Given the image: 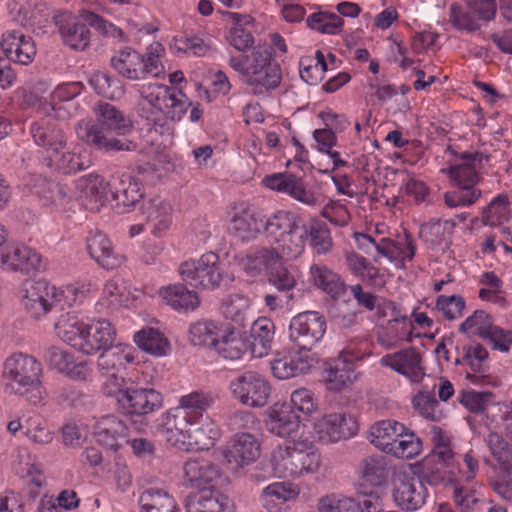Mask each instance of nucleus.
Returning <instances> with one entry per match:
<instances>
[{
    "label": "nucleus",
    "mask_w": 512,
    "mask_h": 512,
    "mask_svg": "<svg viewBox=\"0 0 512 512\" xmlns=\"http://www.w3.org/2000/svg\"><path fill=\"white\" fill-rule=\"evenodd\" d=\"M159 294L175 310H195L200 305L197 292L188 290L183 284H174L161 288Z\"/></svg>",
    "instance_id": "obj_32"
},
{
    "label": "nucleus",
    "mask_w": 512,
    "mask_h": 512,
    "mask_svg": "<svg viewBox=\"0 0 512 512\" xmlns=\"http://www.w3.org/2000/svg\"><path fill=\"white\" fill-rule=\"evenodd\" d=\"M436 307L443 313L446 319L453 320L462 315V311L465 308V301L463 297L459 295H441L437 298Z\"/></svg>",
    "instance_id": "obj_62"
},
{
    "label": "nucleus",
    "mask_w": 512,
    "mask_h": 512,
    "mask_svg": "<svg viewBox=\"0 0 512 512\" xmlns=\"http://www.w3.org/2000/svg\"><path fill=\"white\" fill-rule=\"evenodd\" d=\"M343 19L335 13L319 11L307 18V25L325 34H338L343 27Z\"/></svg>",
    "instance_id": "obj_54"
},
{
    "label": "nucleus",
    "mask_w": 512,
    "mask_h": 512,
    "mask_svg": "<svg viewBox=\"0 0 512 512\" xmlns=\"http://www.w3.org/2000/svg\"><path fill=\"white\" fill-rule=\"evenodd\" d=\"M282 80V73L278 63L268 66L266 69L257 71V74L247 78L246 84L253 87L254 94L277 88Z\"/></svg>",
    "instance_id": "obj_44"
},
{
    "label": "nucleus",
    "mask_w": 512,
    "mask_h": 512,
    "mask_svg": "<svg viewBox=\"0 0 512 512\" xmlns=\"http://www.w3.org/2000/svg\"><path fill=\"white\" fill-rule=\"evenodd\" d=\"M251 307V299L242 293H233L223 299L222 314L232 321L241 323Z\"/></svg>",
    "instance_id": "obj_51"
},
{
    "label": "nucleus",
    "mask_w": 512,
    "mask_h": 512,
    "mask_svg": "<svg viewBox=\"0 0 512 512\" xmlns=\"http://www.w3.org/2000/svg\"><path fill=\"white\" fill-rule=\"evenodd\" d=\"M109 185L117 206L130 209L143 198L144 193L141 188V182L131 175L124 174L121 177L115 178Z\"/></svg>",
    "instance_id": "obj_30"
},
{
    "label": "nucleus",
    "mask_w": 512,
    "mask_h": 512,
    "mask_svg": "<svg viewBox=\"0 0 512 512\" xmlns=\"http://www.w3.org/2000/svg\"><path fill=\"white\" fill-rule=\"evenodd\" d=\"M326 331V320L316 311L300 313L292 318L289 325V338L298 347L310 352Z\"/></svg>",
    "instance_id": "obj_12"
},
{
    "label": "nucleus",
    "mask_w": 512,
    "mask_h": 512,
    "mask_svg": "<svg viewBox=\"0 0 512 512\" xmlns=\"http://www.w3.org/2000/svg\"><path fill=\"white\" fill-rule=\"evenodd\" d=\"M217 430L211 421H206L198 425V421H192L188 439L186 442V451H204L214 446L217 438Z\"/></svg>",
    "instance_id": "obj_36"
},
{
    "label": "nucleus",
    "mask_w": 512,
    "mask_h": 512,
    "mask_svg": "<svg viewBox=\"0 0 512 512\" xmlns=\"http://www.w3.org/2000/svg\"><path fill=\"white\" fill-rule=\"evenodd\" d=\"M96 441L110 450L117 451L123 443H128V427L114 415L102 417L94 427Z\"/></svg>",
    "instance_id": "obj_22"
},
{
    "label": "nucleus",
    "mask_w": 512,
    "mask_h": 512,
    "mask_svg": "<svg viewBox=\"0 0 512 512\" xmlns=\"http://www.w3.org/2000/svg\"><path fill=\"white\" fill-rule=\"evenodd\" d=\"M141 210L154 235L160 236L170 227L172 206L164 199L160 197L151 198L143 203Z\"/></svg>",
    "instance_id": "obj_26"
},
{
    "label": "nucleus",
    "mask_w": 512,
    "mask_h": 512,
    "mask_svg": "<svg viewBox=\"0 0 512 512\" xmlns=\"http://www.w3.org/2000/svg\"><path fill=\"white\" fill-rule=\"evenodd\" d=\"M113 68L123 77L130 80L142 79V55L137 51L126 48L111 59Z\"/></svg>",
    "instance_id": "obj_40"
},
{
    "label": "nucleus",
    "mask_w": 512,
    "mask_h": 512,
    "mask_svg": "<svg viewBox=\"0 0 512 512\" xmlns=\"http://www.w3.org/2000/svg\"><path fill=\"white\" fill-rule=\"evenodd\" d=\"M272 52L269 48H255L250 55H245L248 78L257 71L266 69L275 62L271 61Z\"/></svg>",
    "instance_id": "obj_63"
},
{
    "label": "nucleus",
    "mask_w": 512,
    "mask_h": 512,
    "mask_svg": "<svg viewBox=\"0 0 512 512\" xmlns=\"http://www.w3.org/2000/svg\"><path fill=\"white\" fill-rule=\"evenodd\" d=\"M268 282L277 292L284 294H293L297 284L294 275L282 264V260L269 269Z\"/></svg>",
    "instance_id": "obj_53"
},
{
    "label": "nucleus",
    "mask_w": 512,
    "mask_h": 512,
    "mask_svg": "<svg viewBox=\"0 0 512 512\" xmlns=\"http://www.w3.org/2000/svg\"><path fill=\"white\" fill-rule=\"evenodd\" d=\"M320 438L329 442L346 440L357 434L359 426L352 414L332 413L324 415L316 424Z\"/></svg>",
    "instance_id": "obj_16"
},
{
    "label": "nucleus",
    "mask_w": 512,
    "mask_h": 512,
    "mask_svg": "<svg viewBox=\"0 0 512 512\" xmlns=\"http://www.w3.org/2000/svg\"><path fill=\"white\" fill-rule=\"evenodd\" d=\"M493 397L492 392L461 391L458 400L472 413L483 412Z\"/></svg>",
    "instance_id": "obj_60"
},
{
    "label": "nucleus",
    "mask_w": 512,
    "mask_h": 512,
    "mask_svg": "<svg viewBox=\"0 0 512 512\" xmlns=\"http://www.w3.org/2000/svg\"><path fill=\"white\" fill-rule=\"evenodd\" d=\"M189 339L194 346L214 347L217 341V327L212 321H197L190 326Z\"/></svg>",
    "instance_id": "obj_52"
},
{
    "label": "nucleus",
    "mask_w": 512,
    "mask_h": 512,
    "mask_svg": "<svg viewBox=\"0 0 512 512\" xmlns=\"http://www.w3.org/2000/svg\"><path fill=\"white\" fill-rule=\"evenodd\" d=\"M486 444L502 472L507 474L509 469H512V446L496 432H491L487 436Z\"/></svg>",
    "instance_id": "obj_49"
},
{
    "label": "nucleus",
    "mask_w": 512,
    "mask_h": 512,
    "mask_svg": "<svg viewBox=\"0 0 512 512\" xmlns=\"http://www.w3.org/2000/svg\"><path fill=\"white\" fill-rule=\"evenodd\" d=\"M78 187L79 198L87 210L97 212L105 204L108 184L101 176L90 174L79 181Z\"/></svg>",
    "instance_id": "obj_27"
},
{
    "label": "nucleus",
    "mask_w": 512,
    "mask_h": 512,
    "mask_svg": "<svg viewBox=\"0 0 512 512\" xmlns=\"http://www.w3.org/2000/svg\"><path fill=\"white\" fill-rule=\"evenodd\" d=\"M83 21H85L83 19ZM87 22L68 21L66 24L61 25L60 33L64 42L73 49L84 50L90 39V31L87 27Z\"/></svg>",
    "instance_id": "obj_46"
},
{
    "label": "nucleus",
    "mask_w": 512,
    "mask_h": 512,
    "mask_svg": "<svg viewBox=\"0 0 512 512\" xmlns=\"http://www.w3.org/2000/svg\"><path fill=\"white\" fill-rule=\"evenodd\" d=\"M183 410L172 408L163 424V437L166 442L181 450L185 449L192 421L185 417Z\"/></svg>",
    "instance_id": "obj_29"
},
{
    "label": "nucleus",
    "mask_w": 512,
    "mask_h": 512,
    "mask_svg": "<svg viewBox=\"0 0 512 512\" xmlns=\"http://www.w3.org/2000/svg\"><path fill=\"white\" fill-rule=\"evenodd\" d=\"M133 361L134 356L128 345L118 344L104 349L97 359L98 370L102 375L110 377L104 384V388L109 383L113 385L116 379H124L123 377H118V373L125 369L127 363Z\"/></svg>",
    "instance_id": "obj_19"
},
{
    "label": "nucleus",
    "mask_w": 512,
    "mask_h": 512,
    "mask_svg": "<svg viewBox=\"0 0 512 512\" xmlns=\"http://www.w3.org/2000/svg\"><path fill=\"white\" fill-rule=\"evenodd\" d=\"M449 22L457 30H464L469 33L480 29V24L470 9L465 11L458 3H452L449 7Z\"/></svg>",
    "instance_id": "obj_56"
},
{
    "label": "nucleus",
    "mask_w": 512,
    "mask_h": 512,
    "mask_svg": "<svg viewBox=\"0 0 512 512\" xmlns=\"http://www.w3.org/2000/svg\"><path fill=\"white\" fill-rule=\"evenodd\" d=\"M30 133L35 144L45 150L46 156H51L67 146L65 133L53 123L46 121L32 123Z\"/></svg>",
    "instance_id": "obj_25"
},
{
    "label": "nucleus",
    "mask_w": 512,
    "mask_h": 512,
    "mask_svg": "<svg viewBox=\"0 0 512 512\" xmlns=\"http://www.w3.org/2000/svg\"><path fill=\"white\" fill-rule=\"evenodd\" d=\"M266 222L259 213L247 209L233 217L230 231L241 241L249 242L257 238L263 229L266 231Z\"/></svg>",
    "instance_id": "obj_31"
},
{
    "label": "nucleus",
    "mask_w": 512,
    "mask_h": 512,
    "mask_svg": "<svg viewBox=\"0 0 512 512\" xmlns=\"http://www.w3.org/2000/svg\"><path fill=\"white\" fill-rule=\"evenodd\" d=\"M381 364L406 376L415 383L421 382L425 376L422 357L413 347L383 356Z\"/></svg>",
    "instance_id": "obj_17"
},
{
    "label": "nucleus",
    "mask_w": 512,
    "mask_h": 512,
    "mask_svg": "<svg viewBox=\"0 0 512 512\" xmlns=\"http://www.w3.org/2000/svg\"><path fill=\"white\" fill-rule=\"evenodd\" d=\"M297 493L287 488L284 483H273L267 486L261 496L263 507L269 512H278L290 499L295 498Z\"/></svg>",
    "instance_id": "obj_45"
},
{
    "label": "nucleus",
    "mask_w": 512,
    "mask_h": 512,
    "mask_svg": "<svg viewBox=\"0 0 512 512\" xmlns=\"http://www.w3.org/2000/svg\"><path fill=\"white\" fill-rule=\"evenodd\" d=\"M214 404V397L209 392L194 391L184 395L179 400V405L174 407L183 410L186 418L191 421H199L203 413Z\"/></svg>",
    "instance_id": "obj_37"
},
{
    "label": "nucleus",
    "mask_w": 512,
    "mask_h": 512,
    "mask_svg": "<svg viewBox=\"0 0 512 512\" xmlns=\"http://www.w3.org/2000/svg\"><path fill=\"white\" fill-rule=\"evenodd\" d=\"M186 485L200 491L214 490L222 479V472L211 460L204 457H191L183 465Z\"/></svg>",
    "instance_id": "obj_14"
},
{
    "label": "nucleus",
    "mask_w": 512,
    "mask_h": 512,
    "mask_svg": "<svg viewBox=\"0 0 512 512\" xmlns=\"http://www.w3.org/2000/svg\"><path fill=\"white\" fill-rule=\"evenodd\" d=\"M413 408L424 418L438 422L443 418V411L435 398L434 391H420L412 398Z\"/></svg>",
    "instance_id": "obj_50"
},
{
    "label": "nucleus",
    "mask_w": 512,
    "mask_h": 512,
    "mask_svg": "<svg viewBox=\"0 0 512 512\" xmlns=\"http://www.w3.org/2000/svg\"><path fill=\"white\" fill-rule=\"evenodd\" d=\"M354 357L344 351L333 361L328 370L327 387L331 391L339 392L353 383L356 379L354 371Z\"/></svg>",
    "instance_id": "obj_28"
},
{
    "label": "nucleus",
    "mask_w": 512,
    "mask_h": 512,
    "mask_svg": "<svg viewBox=\"0 0 512 512\" xmlns=\"http://www.w3.org/2000/svg\"><path fill=\"white\" fill-rule=\"evenodd\" d=\"M453 499L456 505L461 507L462 512H481L487 507L485 500H480L475 493L456 486L453 492Z\"/></svg>",
    "instance_id": "obj_58"
},
{
    "label": "nucleus",
    "mask_w": 512,
    "mask_h": 512,
    "mask_svg": "<svg viewBox=\"0 0 512 512\" xmlns=\"http://www.w3.org/2000/svg\"><path fill=\"white\" fill-rule=\"evenodd\" d=\"M214 348L224 359L238 360L246 352L247 344L242 338L240 331L234 328H227L221 339L217 338Z\"/></svg>",
    "instance_id": "obj_41"
},
{
    "label": "nucleus",
    "mask_w": 512,
    "mask_h": 512,
    "mask_svg": "<svg viewBox=\"0 0 512 512\" xmlns=\"http://www.w3.org/2000/svg\"><path fill=\"white\" fill-rule=\"evenodd\" d=\"M483 159L488 160V156L480 152H464L460 155V162L450 167L449 174L456 189L444 195L448 207L469 206L481 196L475 184L479 180L477 169L482 167Z\"/></svg>",
    "instance_id": "obj_6"
},
{
    "label": "nucleus",
    "mask_w": 512,
    "mask_h": 512,
    "mask_svg": "<svg viewBox=\"0 0 512 512\" xmlns=\"http://www.w3.org/2000/svg\"><path fill=\"white\" fill-rule=\"evenodd\" d=\"M43 162L48 168L62 174L75 173L87 167L81 155L69 151L67 146L51 156H45Z\"/></svg>",
    "instance_id": "obj_39"
},
{
    "label": "nucleus",
    "mask_w": 512,
    "mask_h": 512,
    "mask_svg": "<svg viewBox=\"0 0 512 512\" xmlns=\"http://www.w3.org/2000/svg\"><path fill=\"white\" fill-rule=\"evenodd\" d=\"M310 275L315 285L336 299L346 292V285L340 276L324 265L314 264L310 268Z\"/></svg>",
    "instance_id": "obj_35"
},
{
    "label": "nucleus",
    "mask_w": 512,
    "mask_h": 512,
    "mask_svg": "<svg viewBox=\"0 0 512 512\" xmlns=\"http://www.w3.org/2000/svg\"><path fill=\"white\" fill-rule=\"evenodd\" d=\"M448 222H441V220H431L430 222L421 225L419 236L425 242L431 245H439L445 239V232Z\"/></svg>",
    "instance_id": "obj_64"
},
{
    "label": "nucleus",
    "mask_w": 512,
    "mask_h": 512,
    "mask_svg": "<svg viewBox=\"0 0 512 512\" xmlns=\"http://www.w3.org/2000/svg\"><path fill=\"white\" fill-rule=\"evenodd\" d=\"M274 331V323L266 317H259L253 322L250 329V335L253 339V349L255 350L257 346L261 348L259 355L266 353L271 348Z\"/></svg>",
    "instance_id": "obj_48"
},
{
    "label": "nucleus",
    "mask_w": 512,
    "mask_h": 512,
    "mask_svg": "<svg viewBox=\"0 0 512 512\" xmlns=\"http://www.w3.org/2000/svg\"><path fill=\"white\" fill-rule=\"evenodd\" d=\"M124 379H116L105 387V394L114 397L119 409L127 415H147L162 406V395L152 388L125 387Z\"/></svg>",
    "instance_id": "obj_8"
},
{
    "label": "nucleus",
    "mask_w": 512,
    "mask_h": 512,
    "mask_svg": "<svg viewBox=\"0 0 512 512\" xmlns=\"http://www.w3.org/2000/svg\"><path fill=\"white\" fill-rule=\"evenodd\" d=\"M54 326L62 341L85 354L103 351L113 345L116 337V330L108 320L85 324L76 311L61 313Z\"/></svg>",
    "instance_id": "obj_3"
},
{
    "label": "nucleus",
    "mask_w": 512,
    "mask_h": 512,
    "mask_svg": "<svg viewBox=\"0 0 512 512\" xmlns=\"http://www.w3.org/2000/svg\"><path fill=\"white\" fill-rule=\"evenodd\" d=\"M282 260L276 248L261 247L246 255L241 261V267L249 276L255 277L265 268L267 271L272 265Z\"/></svg>",
    "instance_id": "obj_33"
},
{
    "label": "nucleus",
    "mask_w": 512,
    "mask_h": 512,
    "mask_svg": "<svg viewBox=\"0 0 512 512\" xmlns=\"http://www.w3.org/2000/svg\"><path fill=\"white\" fill-rule=\"evenodd\" d=\"M0 45L7 59L18 64L28 65L36 55L32 38L18 30L3 34Z\"/></svg>",
    "instance_id": "obj_20"
},
{
    "label": "nucleus",
    "mask_w": 512,
    "mask_h": 512,
    "mask_svg": "<svg viewBox=\"0 0 512 512\" xmlns=\"http://www.w3.org/2000/svg\"><path fill=\"white\" fill-rule=\"evenodd\" d=\"M266 233L281 247L283 255L291 258L302 254L307 241L319 255L327 254L333 247L326 223L315 218L305 221L292 212L279 211L269 217Z\"/></svg>",
    "instance_id": "obj_1"
},
{
    "label": "nucleus",
    "mask_w": 512,
    "mask_h": 512,
    "mask_svg": "<svg viewBox=\"0 0 512 512\" xmlns=\"http://www.w3.org/2000/svg\"><path fill=\"white\" fill-rule=\"evenodd\" d=\"M260 454V443L250 433L236 434L231 440V444L224 451V457L227 462L234 464L236 467H242L254 462Z\"/></svg>",
    "instance_id": "obj_21"
},
{
    "label": "nucleus",
    "mask_w": 512,
    "mask_h": 512,
    "mask_svg": "<svg viewBox=\"0 0 512 512\" xmlns=\"http://www.w3.org/2000/svg\"><path fill=\"white\" fill-rule=\"evenodd\" d=\"M509 202L507 195L500 194L484 209L482 220L485 225L498 226L509 217Z\"/></svg>",
    "instance_id": "obj_55"
},
{
    "label": "nucleus",
    "mask_w": 512,
    "mask_h": 512,
    "mask_svg": "<svg viewBox=\"0 0 512 512\" xmlns=\"http://www.w3.org/2000/svg\"><path fill=\"white\" fill-rule=\"evenodd\" d=\"M135 343L143 351L156 356L165 355L169 348L168 340L157 329L146 327L134 335Z\"/></svg>",
    "instance_id": "obj_43"
},
{
    "label": "nucleus",
    "mask_w": 512,
    "mask_h": 512,
    "mask_svg": "<svg viewBox=\"0 0 512 512\" xmlns=\"http://www.w3.org/2000/svg\"><path fill=\"white\" fill-rule=\"evenodd\" d=\"M387 458L384 455H370L365 457L360 464L362 478L372 486L386 484L389 477Z\"/></svg>",
    "instance_id": "obj_38"
},
{
    "label": "nucleus",
    "mask_w": 512,
    "mask_h": 512,
    "mask_svg": "<svg viewBox=\"0 0 512 512\" xmlns=\"http://www.w3.org/2000/svg\"><path fill=\"white\" fill-rule=\"evenodd\" d=\"M139 503L141 512H179L174 499L159 489L145 490Z\"/></svg>",
    "instance_id": "obj_42"
},
{
    "label": "nucleus",
    "mask_w": 512,
    "mask_h": 512,
    "mask_svg": "<svg viewBox=\"0 0 512 512\" xmlns=\"http://www.w3.org/2000/svg\"><path fill=\"white\" fill-rule=\"evenodd\" d=\"M187 512H223V502L214 490L199 491L187 497Z\"/></svg>",
    "instance_id": "obj_47"
},
{
    "label": "nucleus",
    "mask_w": 512,
    "mask_h": 512,
    "mask_svg": "<svg viewBox=\"0 0 512 512\" xmlns=\"http://www.w3.org/2000/svg\"><path fill=\"white\" fill-rule=\"evenodd\" d=\"M317 362L315 354L298 348V350L278 353L271 362V370L276 378L289 379L309 372Z\"/></svg>",
    "instance_id": "obj_13"
},
{
    "label": "nucleus",
    "mask_w": 512,
    "mask_h": 512,
    "mask_svg": "<svg viewBox=\"0 0 512 512\" xmlns=\"http://www.w3.org/2000/svg\"><path fill=\"white\" fill-rule=\"evenodd\" d=\"M20 294L25 311L38 319L52 310L62 312L65 303L71 307L69 300H76L78 289L68 286L59 290L45 280L28 279L21 285Z\"/></svg>",
    "instance_id": "obj_5"
},
{
    "label": "nucleus",
    "mask_w": 512,
    "mask_h": 512,
    "mask_svg": "<svg viewBox=\"0 0 512 512\" xmlns=\"http://www.w3.org/2000/svg\"><path fill=\"white\" fill-rule=\"evenodd\" d=\"M0 262L6 270L26 274L43 267L41 255L32 248L20 244L7 245L1 254Z\"/></svg>",
    "instance_id": "obj_18"
},
{
    "label": "nucleus",
    "mask_w": 512,
    "mask_h": 512,
    "mask_svg": "<svg viewBox=\"0 0 512 512\" xmlns=\"http://www.w3.org/2000/svg\"><path fill=\"white\" fill-rule=\"evenodd\" d=\"M301 418L292 405L287 403L275 404L266 420L269 432L279 437H291L298 431Z\"/></svg>",
    "instance_id": "obj_24"
},
{
    "label": "nucleus",
    "mask_w": 512,
    "mask_h": 512,
    "mask_svg": "<svg viewBox=\"0 0 512 512\" xmlns=\"http://www.w3.org/2000/svg\"><path fill=\"white\" fill-rule=\"evenodd\" d=\"M42 372V365L36 358L21 352L12 354L4 363L3 374L8 380V387L33 405L44 399Z\"/></svg>",
    "instance_id": "obj_4"
},
{
    "label": "nucleus",
    "mask_w": 512,
    "mask_h": 512,
    "mask_svg": "<svg viewBox=\"0 0 512 512\" xmlns=\"http://www.w3.org/2000/svg\"><path fill=\"white\" fill-rule=\"evenodd\" d=\"M405 431V426L394 420L377 422L370 429L371 443L388 453L394 441Z\"/></svg>",
    "instance_id": "obj_34"
},
{
    "label": "nucleus",
    "mask_w": 512,
    "mask_h": 512,
    "mask_svg": "<svg viewBox=\"0 0 512 512\" xmlns=\"http://www.w3.org/2000/svg\"><path fill=\"white\" fill-rule=\"evenodd\" d=\"M89 255L103 268L112 270L120 267L125 257L115 252L110 239L100 231H90L87 237Z\"/></svg>",
    "instance_id": "obj_23"
},
{
    "label": "nucleus",
    "mask_w": 512,
    "mask_h": 512,
    "mask_svg": "<svg viewBox=\"0 0 512 512\" xmlns=\"http://www.w3.org/2000/svg\"><path fill=\"white\" fill-rule=\"evenodd\" d=\"M428 495L423 480L416 477L403 475L394 482L393 498L402 510H418L425 504Z\"/></svg>",
    "instance_id": "obj_15"
},
{
    "label": "nucleus",
    "mask_w": 512,
    "mask_h": 512,
    "mask_svg": "<svg viewBox=\"0 0 512 512\" xmlns=\"http://www.w3.org/2000/svg\"><path fill=\"white\" fill-rule=\"evenodd\" d=\"M95 120H83L76 125L78 138L92 149L111 152H132L137 149V144L124 136L134 129L131 118L123 111L108 102L100 101L93 108Z\"/></svg>",
    "instance_id": "obj_2"
},
{
    "label": "nucleus",
    "mask_w": 512,
    "mask_h": 512,
    "mask_svg": "<svg viewBox=\"0 0 512 512\" xmlns=\"http://www.w3.org/2000/svg\"><path fill=\"white\" fill-rule=\"evenodd\" d=\"M191 105L182 91L172 89L164 114L173 121H180Z\"/></svg>",
    "instance_id": "obj_59"
},
{
    "label": "nucleus",
    "mask_w": 512,
    "mask_h": 512,
    "mask_svg": "<svg viewBox=\"0 0 512 512\" xmlns=\"http://www.w3.org/2000/svg\"><path fill=\"white\" fill-rule=\"evenodd\" d=\"M230 390L237 400L249 407H263L268 403L271 387L263 375L247 371L233 379Z\"/></svg>",
    "instance_id": "obj_11"
},
{
    "label": "nucleus",
    "mask_w": 512,
    "mask_h": 512,
    "mask_svg": "<svg viewBox=\"0 0 512 512\" xmlns=\"http://www.w3.org/2000/svg\"><path fill=\"white\" fill-rule=\"evenodd\" d=\"M173 88L164 85H155L151 91L142 90L141 97L148 104V107L155 108L159 112H165L170 94Z\"/></svg>",
    "instance_id": "obj_61"
},
{
    "label": "nucleus",
    "mask_w": 512,
    "mask_h": 512,
    "mask_svg": "<svg viewBox=\"0 0 512 512\" xmlns=\"http://www.w3.org/2000/svg\"><path fill=\"white\" fill-rule=\"evenodd\" d=\"M459 331L471 336H478L488 341L492 348L508 352L512 345V334L494 325L491 316L484 310H476L459 327Z\"/></svg>",
    "instance_id": "obj_10"
},
{
    "label": "nucleus",
    "mask_w": 512,
    "mask_h": 512,
    "mask_svg": "<svg viewBox=\"0 0 512 512\" xmlns=\"http://www.w3.org/2000/svg\"><path fill=\"white\" fill-rule=\"evenodd\" d=\"M488 351L478 342H471L463 346L462 358H456L455 364H467L470 368L477 372L482 370L486 360L488 359Z\"/></svg>",
    "instance_id": "obj_57"
},
{
    "label": "nucleus",
    "mask_w": 512,
    "mask_h": 512,
    "mask_svg": "<svg viewBox=\"0 0 512 512\" xmlns=\"http://www.w3.org/2000/svg\"><path fill=\"white\" fill-rule=\"evenodd\" d=\"M179 273L182 280L194 288L213 290L223 279L219 257L214 252L203 254L198 260L183 262Z\"/></svg>",
    "instance_id": "obj_9"
},
{
    "label": "nucleus",
    "mask_w": 512,
    "mask_h": 512,
    "mask_svg": "<svg viewBox=\"0 0 512 512\" xmlns=\"http://www.w3.org/2000/svg\"><path fill=\"white\" fill-rule=\"evenodd\" d=\"M274 473L281 478H295L318 472L322 465L321 453L312 445L293 443L278 446L271 455Z\"/></svg>",
    "instance_id": "obj_7"
}]
</instances>
